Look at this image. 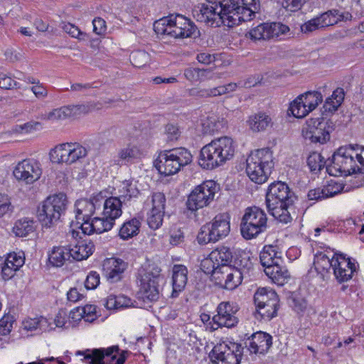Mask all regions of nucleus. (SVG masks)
I'll list each match as a JSON object with an SVG mask.
<instances>
[{"mask_svg":"<svg viewBox=\"0 0 364 364\" xmlns=\"http://www.w3.org/2000/svg\"><path fill=\"white\" fill-rule=\"evenodd\" d=\"M296 200V196L285 183L277 181L269 186L266 194L267 208L279 222L287 224L292 220L291 211L294 209Z\"/></svg>","mask_w":364,"mask_h":364,"instance_id":"1","label":"nucleus"},{"mask_svg":"<svg viewBox=\"0 0 364 364\" xmlns=\"http://www.w3.org/2000/svg\"><path fill=\"white\" fill-rule=\"evenodd\" d=\"M234 154L233 140L228 136L218 138L201 149L198 164L204 169L212 170L230 160Z\"/></svg>","mask_w":364,"mask_h":364,"instance_id":"2","label":"nucleus"},{"mask_svg":"<svg viewBox=\"0 0 364 364\" xmlns=\"http://www.w3.org/2000/svg\"><path fill=\"white\" fill-rule=\"evenodd\" d=\"M359 146L349 145L338 149L326 166L328 173L334 176H349L359 172L357 156Z\"/></svg>","mask_w":364,"mask_h":364,"instance_id":"3","label":"nucleus"},{"mask_svg":"<svg viewBox=\"0 0 364 364\" xmlns=\"http://www.w3.org/2000/svg\"><path fill=\"white\" fill-rule=\"evenodd\" d=\"M154 30L157 35L168 36L174 38H187L196 33L197 27L189 18L176 14L155 21Z\"/></svg>","mask_w":364,"mask_h":364,"instance_id":"4","label":"nucleus"},{"mask_svg":"<svg viewBox=\"0 0 364 364\" xmlns=\"http://www.w3.org/2000/svg\"><path fill=\"white\" fill-rule=\"evenodd\" d=\"M220 11H218V5L203 4L198 10H195V14L198 21L204 22L211 26L219 27L221 25L228 26L230 20L229 16L236 13L239 5L232 0H221L218 2Z\"/></svg>","mask_w":364,"mask_h":364,"instance_id":"5","label":"nucleus"},{"mask_svg":"<svg viewBox=\"0 0 364 364\" xmlns=\"http://www.w3.org/2000/svg\"><path fill=\"white\" fill-rule=\"evenodd\" d=\"M246 162V172L252 181L262 184L267 181L274 166L272 153L269 148L252 152Z\"/></svg>","mask_w":364,"mask_h":364,"instance_id":"6","label":"nucleus"},{"mask_svg":"<svg viewBox=\"0 0 364 364\" xmlns=\"http://www.w3.org/2000/svg\"><path fill=\"white\" fill-rule=\"evenodd\" d=\"M192 154L184 147H178L161 152L154 162L159 172L164 176L173 175L192 162Z\"/></svg>","mask_w":364,"mask_h":364,"instance_id":"7","label":"nucleus"},{"mask_svg":"<svg viewBox=\"0 0 364 364\" xmlns=\"http://www.w3.org/2000/svg\"><path fill=\"white\" fill-rule=\"evenodd\" d=\"M67 206L66 196L64 193L48 196L38 208L37 217L44 227L50 228L60 219Z\"/></svg>","mask_w":364,"mask_h":364,"instance_id":"8","label":"nucleus"},{"mask_svg":"<svg viewBox=\"0 0 364 364\" xmlns=\"http://www.w3.org/2000/svg\"><path fill=\"white\" fill-rule=\"evenodd\" d=\"M267 215L263 210L253 206L247 208L242 218L240 231L246 240L256 237L267 229Z\"/></svg>","mask_w":364,"mask_h":364,"instance_id":"9","label":"nucleus"},{"mask_svg":"<svg viewBox=\"0 0 364 364\" xmlns=\"http://www.w3.org/2000/svg\"><path fill=\"white\" fill-rule=\"evenodd\" d=\"M230 231V215L227 213L217 215L213 222L203 225L197 236L200 244L215 242L225 237Z\"/></svg>","mask_w":364,"mask_h":364,"instance_id":"10","label":"nucleus"},{"mask_svg":"<svg viewBox=\"0 0 364 364\" xmlns=\"http://www.w3.org/2000/svg\"><path fill=\"white\" fill-rule=\"evenodd\" d=\"M256 306L255 316L257 319L270 320L277 314L279 299L272 289L259 288L254 295Z\"/></svg>","mask_w":364,"mask_h":364,"instance_id":"11","label":"nucleus"},{"mask_svg":"<svg viewBox=\"0 0 364 364\" xmlns=\"http://www.w3.org/2000/svg\"><path fill=\"white\" fill-rule=\"evenodd\" d=\"M334 123L326 117L310 118L306 120L302 133L306 139L312 143L323 144L330 140V134L334 130Z\"/></svg>","mask_w":364,"mask_h":364,"instance_id":"12","label":"nucleus"},{"mask_svg":"<svg viewBox=\"0 0 364 364\" xmlns=\"http://www.w3.org/2000/svg\"><path fill=\"white\" fill-rule=\"evenodd\" d=\"M87 150L81 144L75 143L60 144L50 152V160L53 163L72 164L85 158Z\"/></svg>","mask_w":364,"mask_h":364,"instance_id":"13","label":"nucleus"},{"mask_svg":"<svg viewBox=\"0 0 364 364\" xmlns=\"http://www.w3.org/2000/svg\"><path fill=\"white\" fill-rule=\"evenodd\" d=\"M119 350L118 346H113L107 348H96L86 350L85 351H77V355H84L89 364H105L104 359L110 358L109 364H124L126 360L127 351H122L117 357Z\"/></svg>","mask_w":364,"mask_h":364,"instance_id":"14","label":"nucleus"},{"mask_svg":"<svg viewBox=\"0 0 364 364\" xmlns=\"http://www.w3.org/2000/svg\"><path fill=\"white\" fill-rule=\"evenodd\" d=\"M215 183L207 181L196 186L188 196L186 205L188 210L196 211L207 206L214 198Z\"/></svg>","mask_w":364,"mask_h":364,"instance_id":"15","label":"nucleus"},{"mask_svg":"<svg viewBox=\"0 0 364 364\" xmlns=\"http://www.w3.org/2000/svg\"><path fill=\"white\" fill-rule=\"evenodd\" d=\"M217 314L213 316V323H210L211 331L219 327L232 328L238 323L236 314L239 311L238 306L232 302L223 301L217 307Z\"/></svg>","mask_w":364,"mask_h":364,"instance_id":"16","label":"nucleus"},{"mask_svg":"<svg viewBox=\"0 0 364 364\" xmlns=\"http://www.w3.org/2000/svg\"><path fill=\"white\" fill-rule=\"evenodd\" d=\"M242 355L241 345L235 343L218 344L211 351V357L216 364H240Z\"/></svg>","mask_w":364,"mask_h":364,"instance_id":"17","label":"nucleus"},{"mask_svg":"<svg viewBox=\"0 0 364 364\" xmlns=\"http://www.w3.org/2000/svg\"><path fill=\"white\" fill-rule=\"evenodd\" d=\"M42 174L40 164L32 159L19 162L14 170V176L18 181L31 184L38 180Z\"/></svg>","mask_w":364,"mask_h":364,"instance_id":"18","label":"nucleus"},{"mask_svg":"<svg viewBox=\"0 0 364 364\" xmlns=\"http://www.w3.org/2000/svg\"><path fill=\"white\" fill-rule=\"evenodd\" d=\"M131 196H121L119 197H110L103 203L102 215L114 223L115 219L122 215V206L130 200Z\"/></svg>","mask_w":364,"mask_h":364,"instance_id":"19","label":"nucleus"},{"mask_svg":"<svg viewBox=\"0 0 364 364\" xmlns=\"http://www.w3.org/2000/svg\"><path fill=\"white\" fill-rule=\"evenodd\" d=\"M127 264L121 259L109 258L103 264V271L107 279L112 283L117 282L122 279L123 273Z\"/></svg>","mask_w":364,"mask_h":364,"instance_id":"20","label":"nucleus"},{"mask_svg":"<svg viewBox=\"0 0 364 364\" xmlns=\"http://www.w3.org/2000/svg\"><path fill=\"white\" fill-rule=\"evenodd\" d=\"M335 262L333 273L339 282H347L352 278L353 272L356 271L355 263L342 255H339L338 260H336Z\"/></svg>","mask_w":364,"mask_h":364,"instance_id":"21","label":"nucleus"},{"mask_svg":"<svg viewBox=\"0 0 364 364\" xmlns=\"http://www.w3.org/2000/svg\"><path fill=\"white\" fill-rule=\"evenodd\" d=\"M272 344V336L264 332L254 333L249 342V350L253 353H266Z\"/></svg>","mask_w":364,"mask_h":364,"instance_id":"22","label":"nucleus"},{"mask_svg":"<svg viewBox=\"0 0 364 364\" xmlns=\"http://www.w3.org/2000/svg\"><path fill=\"white\" fill-rule=\"evenodd\" d=\"M172 285L173 291L172 297H176L179 292H181L188 281V269L183 264H175L173 267Z\"/></svg>","mask_w":364,"mask_h":364,"instance_id":"23","label":"nucleus"},{"mask_svg":"<svg viewBox=\"0 0 364 364\" xmlns=\"http://www.w3.org/2000/svg\"><path fill=\"white\" fill-rule=\"evenodd\" d=\"M99 200L96 198L92 200L80 199L75 203L77 220H90L93 215Z\"/></svg>","mask_w":364,"mask_h":364,"instance_id":"24","label":"nucleus"},{"mask_svg":"<svg viewBox=\"0 0 364 364\" xmlns=\"http://www.w3.org/2000/svg\"><path fill=\"white\" fill-rule=\"evenodd\" d=\"M147 276H143L141 279V289L140 292L144 299H146L151 301H156L159 298V283L156 282L154 280H150Z\"/></svg>","mask_w":364,"mask_h":364,"instance_id":"25","label":"nucleus"},{"mask_svg":"<svg viewBox=\"0 0 364 364\" xmlns=\"http://www.w3.org/2000/svg\"><path fill=\"white\" fill-rule=\"evenodd\" d=\"M95 245L90 240H83L71 249H69L71 257L77 261L89 257L93 252Z\"/></svg>","mask_w":364,"mask_h":364,"instance_id":"26","label":"nucleus"},{"mask_svg":"<svg viewBox=\"0 0 364 364\" xmlns=\"http://www.w3.org/2000/svg\"><path fill=\"white\" fill-rule=\"evenodd\" d=\"M247 123L250 129L255 132L264 131L272 124L271 117L264 112L250 116Z\"/></svg>","mask_w":364,"mask_h":364,"instance_id":"27","label":"nucleus"},{"mask_svg":"<svg viewBox=\"0 0 364 364\" xmlns=\"http://www.w3.org/2000/svg\"><path fill=\"white\" fill-rule=\"evenodd\" d=\"M236 13L233 14L232 16H229L230 20L228 23V27H233L239 25L242 21H249L255 17V14H258V11H253V9L249 7H244L239 6Z\"/></svg>","mask_w":364,"mask_h":364,"instance_id":"28","label":"nucleus"},{"mask_svg":"<svg viewBox=\"0 0 364 364\" xmlns=\"http://www.w3.org/2000/svg\"><path fill=\"white\" fill-rule=\"evenodd\" d=\"M345 97L344 90L341 87H337L331 96L327 97L323 106V112H333L342 104Z\"/></svg>","mask_w":364,"mask_h":364,"instance_id":"29","label":"nucleus"},{"mask_svg":"<svg viewBox=\"0 0 364 364\" xmlns=\"http://www.w3.org/2000/svg\"><path fill=\"white\" fill-rule=\"evenodd\" d=\"M338 256L336 257H333L331 259L329 258L326 254L319 253L315 256L314 264L316 270L321 274H324L331 269V268L333 269L336 266V260H338Z\"/></svg>","mask_w":364,"mask_h":364,"instance_id":"30","label":"nucleus"},{"mask_svg":"<svg viewBox=\"0 0 364 364\" xmlns=\"http://www.w3.org/2000/svg\"><path fill=\"white\" fill-rule=\"evenodd\" d=\"M71 257L69 249L66 247H54L49 254V262L54 267H62L65 262Z\"/></svg>","mask_w":364,"mask_h":364,"instance_id":"31","label":"nucleus"},{"mask_svg":"<svg viewBox=\"0 0 364 364\" xmlns=\"http://www.w3.org/2000/svg\"><path fill=\"white\" fill-rule=\"evenodd\" d=\"M265 274L278 285H283L285 280L289 277V273L287 269L279 266L277 263L264 269Z\"/></svg>","mask_w":364,"mask_h":364,"instance_id":"32","label":"nucleus"},{"mask_svg":"<svg viewBox=\"0 0 364 364\" xmlns=\"http://www.w3.org/2000/svg\"><path fill=\"white\" fill-rule=\"evenodd\" d=\"M211 258L215 259L217 265H230L232 262L233 255L230 249L228 247L222 246L211 252Z\"/></svg>","mask_w":364,"mask_h":364,"instance_id":"33","label":"nucleus"},{"mask_svg":"<svg viewBox=\"0 0 364 364\" xmlns=\"http://www.w3.org/2000/svg\"><path fill=\"white\" fill-rule=\"evenodd\" d=\"M141 223L136 218L125 222L121 227L119 235L123 240H128L139 233Z\"/></svg>","mask_w":364,"mask_h":364,"instance_id":"34","label":"nucleus"},{"mask_svg":"<svg viewBox=\"0 0 364 364\" xmlns=\"http://www.w3.org/2000/svg\"><path fill=\"white\" fill-rule=\"evenodd\" d=\"M304 106L310 112L314 110L323 100V96L321 92L317 91H309L303 95H300Z\"/></svg>","mask_w":364,"mask_h":364,"instance_id":"35","label":"nucleus"},{"mask_svg":"<svg viewBox=\"0 0 364 364\" xmlns=\"http://www.w3.org/2000/svg\"><path fill=\"white\" fill-rule=\"evenodd\" d=\"M228 276L225 282L224 287L228 290H233L238 287L242 280V272L236 269L231 266V270L228 272H225Z\"/></svg>","mask_w":364,"mask_h":364,"instance_id":"36","label":"nucleus"},{"mask_svg":"<svg viewBox=\"0 0 364 364\" xmlns=\"http://www.w3.org/2000/svg\"><path fill=\"white\" fill-rule=\"evenodd\" d=\"M33 221L28 218L20 219L16 222L13 231L16 236L25 237L33 232Z\"/></svg>","mask_w":364,"mask_h":364,"instance_id":"37","label":"nucleus"},{"mask_svg":"<svg viewBox=\"0 0 364 364\" xmlns=\"http://www.w3.org/2000/svg\"><path fill=\"white\" fill-rule=\"evenodd\" d=\"M339 191H333L331 186L310 190L308 193L309 200H321L335 196Z\"/></svg>","mask_w":364,"mask_h":364,"instance_id":"38","label":"nucleus"},{"mask_svg":"<svg viewBox=\"0 0 364 364\" xmlns=\"http://www.w3.org/2000/svg\"><path fill=\"white\" fill-rule=\"evenodd\" d=\"M68 117H73L69 105L54 109L43 116V119L50 121L62 120Z\"/></svg>","mask_w":364,"mask_h":364,"instance_id":"39","label":"nucleus"},{"mask_svg":"<svg viewBox=\"0 0 364 364\" xmlns=\"http://www.w3.org/2000/svg\"><path fill=\"white\" fill-rule=\"evenodd\" d=\"M114 223L104 215L102 217H95L92 219V228H94L95 233L100 234L110 230Z\"/></svg>","mask_w":364,"mask_h":364,"instance_id":"40","label":"nucleus"},{"mask_svg":"<svg viewBox=\"0 0 364 364\" xmlns=\"http://www.w3.org/2000/svg\"><path fill=\"white\" fill-rule=\"evenodd\" d=\"M249 35L250 38L255 41L270 39L269 23H263L253 28L249 32Z\"/></svg>","mask_w":364,"mask_h":364,"instance_id":"41","label":"nucleus"},{"mask_svg":"<svg viewBox=\"0 0 364 364\" xmlns=\"http://www.w3.org/2000/svg\"><path fill=\"white\" fill-rule=\"evenodd\" d=\"M202 127L205 134H213L223 127V121L218 120L215 116L208 117L202 122Z\"/></svg>","mask_w":364,"mask_h":364,"instance_id":"42","label":"nucleus"},{"mask_svg":"<svg viewBox=\"0 0 364 364\" xmlns=\"http://www.w3.org/2000/svg\"><path fill=\"white\" fill-rule=\"evenodd\" d=\"M232 262L233 263L232 267L242 272V274L247 273L252 267L250 257L247 256L245 253L236 255Z\"/></svg>","mask_w":364,"mask_h":364,"instance_id":"43","label":"nucleus"},{"mask_svg":"<svg viewBox=\"0 0 364 364\" xmlns=\"http://www.w3.org/2000/svg\"><path fill=\"white\" fill-rule=\"evenodd\" d=\"M301 97L299 96L290 104L288 112L296 118H302L309 114L307 108L304 106Z\"/></svg>","mask_w":364,"mask_h":364,"instance_id":"44","label":"nucleus"},{"mask_svg":"<svg viewBox=\"0 0 364 364\" xmlns=\"http://www.w3.org/2000/svg\"><path fill=\"white\" fill-rule=\"evenodd\" d=\"M130 60L134 67L142 68L149 62L150 56L144 50H136L131 53Z\"/></svg>","mask_w":364,"mask_h":364,"instance_id":"45","label":"nucleus"},{"mask_svg":"<svg viewBox=\"0 0 364 364\" xmlns=\"http://www.w3.org/2000/svg\"><path fill=\"white\" fill-rule=\"evenodd\" d=\"M274 255L275 253L272 249V247H269L268 248L264 247L263 251L260 252V262L264 267V269H267L268 267H272V266L277 264L274 258Z\"/></svg>","mask_w":364,"mask_h":364,"instance_id":"46","label":"nucleus"},{"mask_svg":"<svg viewBox=\"0 0 364 364\" xmlns=\"http://www.w3.org/2000/svg\"><path fill=\"white\" fill-rule=\"evenodd\" d=\"M73 117H76L82 114H87L95 109H100L97 107V104L94 102H89L87 104L81 105H69Z\"/></svg>","mask_w":364,"mask_h":364,"instance_id":"47","label":"nucleus"},{"mask_svg":"<svg viewBox=\"0 0 364 364\" xmlns=\"http://www.w3.org/2000/svg\"><path fill=\"white\" fill-rule=\"evenodd\" d=\"M164 212L150 210L148 215L147 223L150 228L156 230L161 227L163 223Z\"/></svg>","mask_w":364,"mask_h":364,"instance_id":"48","label":"nucleus"},{"mask_svg":"<svg viewBox=\"0 0 364 364\" xmlns=\"http://www.w3.org/2000/svg\"><path fill=\"white\" fill-rule=\"evenodd\" d=\"M325 163L323 158L317 152L311 153L307 158V164L311 171H320Z\"/></svg>","mask_w":364,"mask_h":364,"instance_id":"49","label":"nucleus"},{"mask_svg":"<svg viewBox=\"0 0 364 364\" xmlns=\"http://www.w3.org/2000/svg\"><path fill=\"white\" fill-rule=\"evenodd\" d=\"M230 270L231 265L219 266V267L216 268V271L213 274L212 280H213L217 285L224 287L228 276L225 272H229Z\"/></svg>","mask_w":364,"mask_h":364,"instance_id":"50","label":"nucleus"},{"mask_svg":"<svg viewBox=\"0 0 364 364\" xmlns=\"http://www.w3.org/2000/svg\"><path fill=\"white\" fill-rule=\"evenodd\" d=\"M118 155L122 160L129 161L139 157L140 152L136 146H128L121 149L119 151Z\"/></svg>","mask_w":364,"mask_h":364,"instance_id":"51","label":"nucleus"},{"mask_svg":"<svg viewBox=\"0 0 364 364\" xmlns=\"http://www.w3.org/2000/svg\"><path fill=\"white\" fill-rule=\"evenodd\" d=\"M151 210L163 211L165 210L166 197L163 193H154L151 197Z\"/></svg>","mask_w":364,"mask_h":364,"instance_id":"52","label":"nucleus"},{"mask_svg":"<svg viewBox=\"0 0 364 364\" xmlns=\"http://www.w3.org/2000/svg\"><path fill=\"white\" fill-rule=\"evenodd\" d=\"M47 323V319L43 316L40 318H28L23 321L24 328L28 331L42 329L43 326Z\"/></svg>","mask_w":364,"mask_h":364,"instance_id":"53","label":"nucleus"},{"mask_svg":"<svg viewBox=\"0 0 364 364\" xmlns=\"http://www.w3.org/2000/svg\"><path fill=\"white\" fill-rule=\"evenodd\" d=\"M218 267H219V265H217L215 259L211 258V253L208 258L202 260L200 264L201 270L207 274H211L212 277L213 274L216 271V268Z\"/></svg>","mask_w":364,"mask_h":364,"instance_id":"54","label":"nucleus"},{"mask_svg":"<svg viewBox=\"0 0 364 364\" xmlns=\"http://www.w3.org/2000/svg\"><path fill=\"white\" fill-rule=\"evenodd\" d=\"M165 134L167 136V140L176 141L180 137L181 131L177 125L168 124L165 127Z\"/></svg>","mask_w":364,"mask_h":364,"instance_id":"55","label":"nucleus"},{"mask_svg":"<svg viewBox=\"0 0 364 364\" xmlns=\"http://www.w3.org/2000/svg\"><path fill=\"white\" fill-rule=\"evenodd\" d=\"M290 305L298 313L303 312L306 309L307 302L305 299L301 296H294L290 299Z\"/></svg>","mask_w":364,"mask_h":364,"instance_id":"56","label":"nucleus"},{"mask_svg":"<svg viewBox=\"0 0 364 364\" xmlns=\"http://www.w3.org/2000/svg\"><path fill=\"white\" fill-rule=\"evenodd\" d=\"M18 82L14 80L11 77L5 74L0 73V87L9 90L13 88H19Z\"/></svg>","mask_w":364,"mask_h":364,"instance_id":"57","label":"nucleus"},{"mask_svg":"<svg viewBox=\"0 0 364 364\" xmlns=\"http://www.w3.org/2000/svg\"><path fill=\"white\" fill-rule=\"evenodd\" d=\"M18 269L16 268L14 264H11L8 261L5 259L4 265L1 267V274L4 280H8L12 278L16 271Z\"/></svg>","mask_w":364,"mask_h":364,"instance_id":"58","label":"nucleus"},{"mask_svg":"<svg viewBox=\"0 0 364 364\" xmlns=\"http://www.w3.org/2000/svg\"><path fill=\"white\" fill-rule=\"evenodd\" d=\"M305 2L306 0H284L282 6L287 11L294 12L299 10Z\"/></svg>","mask_w":364,"mask_h":364,"instance_id":"59","label":"nucleus"},{"mask_svg":"<svg viewBox=\"0 0 364 364\" xmlns=\"http://www.w3.org/2000/svg\"><path fill=\"white\" fill-rule=\"evenodd\" d=\"M12 206L7 195L0 193V217L9 211H11Z\"/></svg>","mask_w":364,"mask_h":364,"instance_id":"60","label":"nucleus"},{"mask_svg":"<svg viewBox=\"0 0 364 364\" xmlns=\"http://www.w3.org/2000/svg\"><path fill=\"white\" fill-rule=\"evenodd\" d=\"M318 20H319L320 26L321 28H324L328 26H332L337 23L338 18L331 17V12H325L322 14L320 16L317 17Z\"/></svg>","mask_w":364,"mask_h":364,"instance_id":"61","label":"nucleus"},{"mask_svg":"<svg viewBox=\"0 0 364 364\" xmlns=\"http://www.w3.org/2000/svg\"><path fill=\"white\" fill-rule=\"evenodd\" d=\"M320 28L321 27L320 26L319 20H318L317 17L311 19L301 26V31L305 33L312 32Z\"/></svg>","mask_w":364,"mask_h":364,"instance_id":"62","label":"nucleus"},{"mask_svg":"<svg viewBox=\"0 0 364 364\" xmlns=\"http://www.w3.org/2000/svg\"><path fill=\"white\" fill-rule=\"evenodd\" d=\"M100 284V276L97 272L90 273L85 282V286L87 289H94Z\"/></svg>","mask_w":364,"mask_h":364,"instance_id":"63","label":"nucleus"},{"mask_svg":"<svg viewBox=\"0 0 364 364\" xmlns=\"http://www.w3.org/2000/svg\"><path fill=\"white\" fill-rule=\"evenodd\" d=\"M82 308L84 319L86 322H92L96 318V307L93 305H86Z\"/></svg>","mask_w":364,"mask_h":364,"instance_id":"64","label":"nucleus"}]
</instances>
